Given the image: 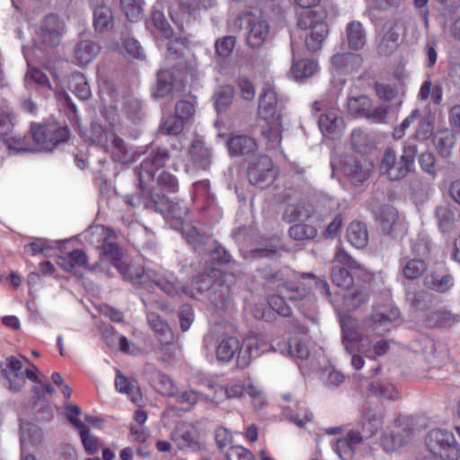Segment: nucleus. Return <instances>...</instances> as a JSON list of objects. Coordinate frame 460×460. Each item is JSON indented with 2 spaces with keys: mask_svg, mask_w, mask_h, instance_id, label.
<instances>
[{
  "mask_svg": "<svg viewBox=\"0 0 460 460\" xmlns=\"http://www.w3.org/2000/svg\"><path fill=\"white\" fill-rule=\"evenodd\" d=\"M100 46L91 40H82L75 48V58L78 65L84 66L92 62L100 53Z\"/></svg>",
  "mask_w": 460,
  "mask_h": 460,
  "instance_id": "32",
  "label": "nucleus"
},
{
  "mask_svg": "<svg viewBox=\"0 0 460 460\" xmlns=\"http://www.w3.org/2000/svg\"><path fill=\"white\" fill-rule=\"evenodd\" d=\"M172 440L179 449L196 447L197 432L195 427L190 423H179L172 434Z\"/></svg>",
  "mask_w": 460,
  "mask_h": 460,
  "instance_id": "20",
  "label": "nucleus"
},
{
  "mask_svg": "<svg viewBox=\"0 0 460 460\" xmlns=\"http://www.w3.org/2000/svg\"><path fill=\"white\" fill-rule=\"evenodd\" d=\"M100 99L105 107H112L115 102L116 93L111 88V84L107 81H102L99 84Z\"/></svg>",
  "mask_w": 460,
  "mask_h": 460,
  "instance_id": "63",
  "label": "nucleus"
},
{
  "mask_svg": "<svg viewBox=\"0 0 460 460\" xmlns=\"http://www.w3.org/2000/svg\"><path fill=\"white\" fill-rule=\"evenodd\" d=\"M371 101L365 95L351 97L348 100V110L353 115L368 116L371 108Z\"/></svg>",
  "mask_w": 460,
  "mask_h": 460,
  "instance_id": "42",
  "label": "nucleus"
},
{
  "mask_svg": "<svg viewBox=\"0 0 460 460\" xmlns=\"http://www.w3.org/2000/svg\"><path fill=\"white\" fill-rule=\"evenodd\" d=\"M32 426L31 424H22L21 426V460H36L35 456L27 452V447L31 443L29 433Z\"/></svg>",
  "mask_w": 460,
  "mask_h": 460,
  "instance_id": "60",
  "label": "nucleus"
},
{
  "mask_svg": "<svg viewBox=\"0 0 460 460\" xmlns=\"http://www.w3.org/2000/svg\"><path fill=\"white\" fill-rule=\"evenodd\" d=\"M205 385L211 391V394L206 395V398L215 403H220L225 399L240 398L244 394L243 387L240 386L239 382H229L223 387L208 380Z\"/></svg>",
  "mask_w": 460,
  "mask_h": 460,
  "instance_id": "18",
  "label": "nucleus"
},
{
  "mask_svg": "<svg viewBox=\"0 0 460 460\" xmlns=\"http://www.w3.org/2000/svg\"><path fill=\"white\" fill-rule=\"evenodd\" d=\"M326 13L319 10H305L299 17L298 26L307 31L305 34V47L310 51L319 50L329 34V28L325 22Z\"/></svg>",
  "mask_w": 460,
  "mask_h": 460,
  "instance_id": "5",
  "label": "nucleus"
},
{
  "mask_svg": "<svg viewBox=\"0 0 460 460\" xmlns=\"http://www.w3.org/2000/svg\"><path fill=\"white\" fill-rule=\"evenodd\" d=\"M174 397L176 402L181 404V410L187 411L196 404L202 398V395L193 390H190L181 394L177 393Z\"/></svg>",
  "mask_w": 460,
  "mask_h": 460,
  "instance_id": "59",
  "label": "nucleus"
},
{
  "mask_svg": "<svg viewBox=\"0 0 460 460\" xmlns=\"http://www.w3.org/2000/svg\"><path fill=\"white\" fill-rule=\"evenodd\" d=\"M426 449L439 460H459L460 446L450 430L434 429L425 438Z\"/></svg>",
  "mask_w": 460,
  "mask_h": 460,
  "instance_id": "7",
  "label": "nucleus"
},
{
  "mask_svg": "<svg viewBox=\"0 0 460 460\" xmlns=\"http://www.w3.org/2000/svg\"><path fill=\"white\" fill-rule=\"evenodd\" d=\"M313 208L311 205L306 203H299L296 205H288L284 212V218L288 222L305 221L307 220L312 214Z\"/></svg>",
  "mask_w": 460,
  "mask_h": 460,
  "instance_id": "35",
  "label": "nucleus"
},
{
  "mask_svg": "<svg viewBox=\"0 0 460 460\" xmlns=\"http://www.w3.org/2000/svg\"><path fill=\"white\" fill-rule=\"evenodd\" d=\"M172 74L169 70H160L157 74V82L153 88L155 98H164L174 89Z\"/></svg>",
  "mask_w": 460,
  "mask_h": 460,
  "instance_id": "33",
  "label": "nucleus"
},
{
  "mask_svg": "<svg viewBox=\"0 0 460 460\" xmlns=\"http://www.w3.org/2000/svg\"><path fill=\"white\" fill-rule=\"evenodd\" d=\"M26 252L35 256L43 253L45 256H50L51 250L60 249V241H51L47 239H36L24 247Z\"/></svg>",
  "mask_w": 460,
  "mask_h": 460,
  "instance_id": "38",
  "label": "nucleus"
},
{
  "mask_svg": "<svg viewBox=\"0 0 460 460\" xmlns=\"http://www.w3.org/2000/svg\"><path fill=\"white\" fill-rule=\"evenodd\" d=\"M345 43L352 50L361 49L367 41V33L361 22L353 21L345 28Z\"/></svg>",
  "mask_w": 460,
  "mask_h": 460,
  "instance_id": "24",
  "label": "nucleus"
},
{
  "mask_svg": "<svg viewBox=\"0 0 460 460\" xmlns=\"http://www.w3.org/2000/svg\"><path fill=\"white\" fill-rule=\"evenodd\" d=\"M226 456L228 460H253L252 453L242 446L231 447Z\"/></svg>",
  "mask_w": 460,
  "mask_h": 460,
  "instance_id": "64",
  "label": "nucleus"
},
{
  "mask_svg": "<svg viewBox=\"0 0 460 460\" xmlns=\"http://www.w3.org/2000/svg\"><path fill=\"white\" fill-rule=\"evenodd\" d=\"M66 32V22L57 13H49L40 21L31 49L57 45Z\"/></svg>",
  "mask_w": 460,
  "mask_h": 460,
  "instance_id": "9",
  "label": "nucleus"
},
{
  "mask_svg": "<svg viewBox=\"0 0 460 460\" xmlns=\"http://www.w3.org/2000/svg\"><path fill=\"white\" fill-rule=\"evenodd\" d=\"M235 45L233 36H226L216 41L215 48L218 56L227 58L231 55Z\"/></svg>",
  "mask_w": 460,
  "mask_h": 460,
  "instance_id": "61",
  "label": "nucleus"
},
{
  "mask_svg": "<svg viewBox=\"0 0 460 460\" xmlns=\"http://www.w3.org/2000/svg\"><path fill=\"white\" fill-rule=\"evenodd\" d=\"M147 320L150 327L157 335L163 338H167L170 336L171 331L168 324L164 322L159 315L155 314H149L147 315Z\"/></svg>",
  "mask_w": 460,
  "mask_h": 460,
  "instance_id": "58",
  "label": "nucleus"
},
{
  "mask_svg": "<svg viewBox=\"0 0 460 460\" xmlns=\"http://www.w3.org/2000/svg\"><path fill=\"white\" fill-rule=\"evenodd\" d=\"M69 89L80 99L86 100L91 96L90 86L83 74H75L69 79Z\"/></svg>",
  "mask_w": 460,
  "mask_h": 460,
  "instance_id": "40",
  "label": "nucleus"
},
{
  "mask_svg": "<svg viewBox=\"0 0 460 460\" xmlns=\"http://www.w3.org/2000/svg\"><path fill=\"white\" fill-rule=\"evenodd\" d=\"M234 96V88L230 85L219 87L214 94V104L217 112L224 111L231 103Z\"/></svg>",
  "mask_w": 460,
  "mask_h": 460,
  "instance_id": "41",
  "label": "nucleus"
},
{
  "mask_svg": "<svg viewBox=\"0 0 460 460\" xmlns=\"http://www.w3.org/2000/svg\"><path fill=\"white\" fill-rule=\"evenodd\" d=\"M412 438V430L406 421H394L383 433L380 445L386 452H394L408 443Z\"/></svg>",
  "mask_w": 460,
  "mask_h": 460,
  "instance_id": "13",
  "label": "nucleus"
},
{
  "mask_svg": "<svg viewBox=\"0 0 460 460\" xmlns=\"http://www.w3.org/2000/svg\"><path fill=\"white\" fill-rule=\"evenodd\" d=\"M387 347H346L353 368L361 369L366 360L374 359L386 352Z\"/></svg>",
  "mask_w": 460,
  "mask_h": 460,
  "instance_id": "19",
  "label": "nucleus"
},
{
  "mask_svg": "<svg viewBox=\"0 0 460 460\" xmlns=\"http://www.w3.org/2000/svg\"><path fill=\"white\" fill-rule=\"evenodd\" d=\"M319 379L324 388L329 391H335L345 384L346 376L334 365L327 363L321 367Z\"/></svg>",
  "mask_w": 460,
  "mask_h": 460,
  "instance_id": "22",
  "label": "nucleus"
},
{
  "mask_svg": "<svg viewBox=\"0 0 460 460\" xmlns=\"http://www.w3.org/2000/svg\"><path fill=\"white\" fill-rule=\"evenodd\" d=\"M417 152V146L411 141L405 143L399 160L394 149H385L380 164V172L391 181L404 178L414 164Z\"/></svg>",
  "mask_w": 460,
  "mask_h": 460,
  "instance_id": "4",
  "label": "nucleus"
},
{
  "mask_svg": "<svg viewBox=\"0 0 460 460\" xmlns=\"http://www.w3.org/2000/svg\"><path fill=\"white\" fill-rule=\"evenodd\" d=\"M376 219L385 232L392 233L398 223L399 216L394 208L386 207L377 214Z\"/></svg>",
  "mask_w": 460,
  "mask_h": 460,
  "instance_id": "43",
  "label": "nucleus"
},
{
  "mask_svg": "<svg viewBox=\"0 0 460 460\" xmlns=\"http://www.w3.org/2000/svg\"><path fill=\"white\" fill-rule=\"evenodd\" d=\"M277 174L278 171L272 161L266 155H260L255 158L248 168L250 183L261 189L270 186Z\"/></svg>",
  "mask_w": 460,
  "mask_h": 460,
  "instance_id": "12",
  "label": "nucleus"
},
{
  "mask_svg": "<svg viewBox=\"0 0 460 460\" xmlns=\"http://www.w3.org/2000/svg\"><path fill=\"white\" fill-rule=\"evenodd\" d=\"M167 159L168 154L166 150L160 148L156 151L153 150L146 155L141 163L137 172L141 196H128L127 202L132 207H137L143 203L145 208H155L167 218L172 217L181 220L187 214V208L178 202L169 200L165 197L159 198L157 200L152 190L155 182V174L162 171Z\"/></svg>",
  "mask_w": 460,
  "mask_h": 460,
  "instance_id": "2",
  "label": "nucleus"
},
{
  "mask_svg": "<svg viewBox=\"0 0 460 460\" xmlns=\"http://www.w3.org/2000/svg\"><path fill=\"white\" fill-rule=\"evenodd\" d=\"M269 34V25L261 18H253L249 22L247 43L252 48L261 47L266 40Z\"/></svg>",
  "mask_w": 460,
  "mask_h": 460,
  "instance_id": "25",
  "label": "nucleus"
},
{
  "mask_svg": "<svg viewBox=\"0 0 460 460\" xmlns=\"http://www.w3.org/2000/svg\"><path fill=\"white\" fill-rule=\"evenodd\" d=\"M349 268L334 265L332 270V280L341 288H349L353 284V278L349 272Z\"/></svg>",
  "mask_w": 460,
  "mask_h": 460,
  "instance_id": "51",
  "label": "nucleus"
},
{
  "mask_svg": "<svg viewBox=\"0 0 460 460\" xmlns=\"http://www.w3.org/2000/svg\"><path fill=\"white\" fill-rule=\"evenodd\" d=\"M358 59V57L350 53H337L331 58V70L332 75H338L343 69H348L349 65Z\"/></svg>",
  "mask_w": 460,
  "mask_h": 460,
  "instance_id": "45",
  "label": "nucleus"
},
{
  "mask_svg": "<svg viewBox=\"0 0 460 460\" xmlns=\"http://www.w3.org/2000/svg\"><path fill=\"white\" fill-rule=\"evenodd\" d=\"M113 22V14L111 9L101 4L93 11V25L96 31H103L109 29Z\"/></svg>",
  "mask_w": 460,
  "mask_h": 460,
  "instance_id": "37",
  "label": "nucleus"
},
{
  "mask_svg": "<svg viewBox=\"0 0 460 460\" xmlns=\"http://www.w3.org/2000/svg\"><path fill=\"white\" fill-rule=\"evenodd\" d=\"M115 387L119 393L128 395L131 402L135 404L138 405L143 402V395L137 383L130 381L119 371H117Z\"/></svg>",
  "mask_w": 460,
  "mask_h": 460,
  "instance_id": "27",
  "label": "nucleus"
},
{
  "mask_svg": "<svg viewBox=\"0 0 460 460\" xmlns=\"http://www.w3.org/2000/svg\"><path fill=\"white\" fill-rule=\"evenodd\" d=\"M233 328L227 324L215 325L206 336V341L209 343H217V345H233L239 343V341L233 337Z\"/></svg>",
  "mask_w": 460,
  "mask_h": 460,
  "instance_id": "30",
  "label": "nucleus"
},
{
  "mask_svg": "<svg viewBox=\"0 0 460 460\" xmlns=\"http://www.w3.org/2000/svg\"><path fill=\"white\" fill-rule=\"evenodd\" d=\"M348 241L356 248H363L368 241V234L364 224L352 222L347 229Z\"/></svg>",
  "mask_w": 460,
  "mask_h": 460,
  "instance_id": "34",
  "label": "nucleus"
},
{
  "mask_svg": "<svg viewBox=\"0 0 460 460\" xmlns=\"http://www.w3.org/2000/svg\"><path fill=\"white\" fill-rule=\"evenodd\" d=\"M60 254L56 258L58 266L65 271L72 272L77 268L86 265L87 258L84 251L75 250L73 252H66L62 249V243L60 242Z\"/></svg>",
  "mask_w": 460,
  "mask_h": 460,
  "instance_id": "21",
  "label": "nucleus"
},
{
  "mask_svg": "<svg viewBox=\"0 0 460 460\" xmlns=\"http://www.w3.org/2000/svg\"><path fill=\"white\" fill-rule=\"evenodd\" d=\"M285 399L289 401V404L283 407L282 415L284 418L300 429H306L313 422V414L304 403L290 401L289 395H286Z\"/></svg>",
  "mask_w": 460,
  "mask_h": 460,
  "instance_id": "15",
  "label": "nucleus"
},
{
  "mask_svg": "<svg viewBox=\"0 0 460 460\" xmlns=\"http://www.w3.org/2000/svg\"><path fill=\"white\" fill-rule=\"evenodd\" d=\"M351 144L357 152L367 153L372 146V140L363 130L355 129L351 134Z\"/></svg>",
  "mask_w": 460,
  "mask_h": 460,
  "instance_id": "48",
  "label": "nucleus"
},
{
  "mask_svg": "<svg viewBox=\"0 0 460 460\" xmlns=\"http://www.w3.org/2000/svg\"><path fill=\"white\" fill-rule=\"evenodd\" d=\"M288 233L295 240H304L313 238L315 235L316 231L310 226L296 224L289 228Z\"/></svg>",
  "mask_w": 460,
  "mask_h": 460,
  "instance_id": "56",
  "label": "nucleus"
},
{
  "mask_svg": "<svg viewBox=\"0 0 460 460\" xmlns=\"http://www.w3.org/2000/svg\"><path fill=\"white\" fill-rule=\"evenodd\" d=\"M38 368L22 357H9L2 368L7 388L13 392H19L25 385L26 379L36 382L38 380Z\"/></svg>",
  "mask_w": 460,
  "mask_h": 460,
  "instance_id": "6",
  "label": "nucleus"
},
{
  "mask_svg": "<svg viewBox=\"0 0 460 460\" xmlns=\"http://www.w3.org/2000/svg\"><path fill=\"white\" fill-rule=\"evenodd\" d=\"M152 23L160 33L161 37L169 39L172 35V31L164 14L160 11H155L152 14Z\"/></svg>",
  "mask_w": 460,
  "mask_h": 460,
  "instance_id": "52",
  "label": "nucleus"
},
{
  "mask_svg": "<svg viewBox=\"0 0 460 460\" xmlns=\"http://www.w3.org/2000/svg\"><path fill=\"white\" fill-rule=\"evenodd\" d=\"M32 138L36 146L32 151H51L58 143L66 141L69 137L66 127L34 125L31 127Z\"/></svg>",
  "mask_w": 460,
  "mask_h": 460,
  "instance_id": "11",
  "label": "nucleus"
},
{
  "mask_svg": "<svg viewBox=\"0 0 460 460\" xmlns=\"http://www.w3.org/2000/svg\"><path fill=\"white\" fill-rule=\"evenodd\" d=\"M155 385L157 391L165 396L174 397L177 394L172 381L165 375H158Z\"/></svg>",
  "mask_w": 460,
  "mask_h": 460,
  "instance_id": "62",
  "label": "nucleus"
},
{
  "mask_svg": "<svg viewBox=\"0 0 460 460\" xmlns=\"http://www.w3.org/2000/svg\"><path fill=\"white\" fill-rule=\"evenodd\" d=\"M369 392L385 400H394L398 397V391L394 385L385 381H374L367 385Z\"/></svg>",
  "mask_w": 460,
  "mask_h": 460,
  "instance_id": "36",
  "label": "nucleus"
},
{
  "mask_svg": "<svg viewBox=\"0 0 460 460\" xmlns=\"http://www.w3.org/2000/svg\"><path fill=\"white\" fill-rule=\"evenodd\" d=\"M190 153L194 161L199 163L201 167H206L208 158L210 157V151L204 146L203 141L195 140L190 149Z\"/></svg>",
  "mask_w": 460,
  "mask_h": 460,
  "instance_id": "49",
  "label": "nucleus"
},
{
  "mask_svg": "<svg viewBox=\"0 0 460 460\" xmlns=\"http://www.w3.org/2000/svg\"><path fill=\"white\" fill-rule=\"evenodd\" d=\"M120 8L128 21L137 22L142 15V0H120Z\"/></svg>",
  "mask_w": 460,
  "mask_h": 460,
  "instance_id": "46",
  "label": "nucleus"
},
{
  "mask_svg": "<svg viewBox=\"0 0 460 460\" xmlns=\"http://www.w3.org/2000/svg\"><path fill=\"white\" fill-rule=\"evenodd\" d=\"M112 233L103 226H94L84 232V238L95 246H103V259L111 263L122 277L134 286H141L149 292L159 288L164 293L175 296L184 294L187 296L197 297L208 290L216 279L218 285H232L234 276L231 273H220L213 270L211 274H203L192 281L193 288L182 286L176 278L164 270H141L139 267L128 263L122 259L119 247L111 242Z\"/></svg>",
  "mask_w": 460,
  "mask_h": 460,
  "instance_id": "1",
  "label": "nucleus"
},
{
  "mask_svg": "<svg viewBox=\"0 0 460 460\" xmlns=\"http://www.w3.org/2000/svg\"><path fill=\"white\" fill-rule=\"evenodd\" d=\"M116 49L122 55L131 58H143L145 57L144 50L137 40L128 38L124 40L121 47H116Z\"/></svg>",
  "mask_w": 460,
  "mask_h": 460,
  "instance_id": "47",
  "label": "nucleus"
},
{
  "mask_svg": "<svg viewBox=\"0 0 460 460\" xmlns=\"http://www.w3.org/2000/svg\"><path fill=\"white\" fill-rule=\"evenodd\" d=\"M39 50L31 49L30 47L23 48V54L27 60L29 70L26 75V81H33L40 86L50 88L48 77L40 70L31 67V61L33 58H40Z\"/></svg>",
  "mask_w": 460,
  "mask_h": 460,
  "instance_id": "31",
  "label": "nucleus"
},
{
  "mask_svg": "<svg viewBox=\"0 0 460 460\" xmlns=\"http://www.w3.org/2000/svg\"><path fill=\"white\" fill-rule=\"evenodd\" d=\"M436 217L441 231H448L454 223V213L447 207H438L436 209Z\"/></svg>",
  "mask_w": 460,
  "mask_h": 460,
  "instance_id": "53",
  "label": "nucleus"
},
{
  "mask_svg": "<svg viewBox=\"0 0 460 460\" xmlns=\"http://www.w3.org/2000/svg\"><path fill=\"white\" fill-rule=\"evenodd\" d=\"M318 124L323 134L326 136L339 134L343 129V121L335 107L329 108L321 114Z\"/></svg>",
  "mask_w": 460,
  "mask_h": 460,
  "instance_id": "23",
  "label": "nucleus"
},
{
  "mask_svg": "<svg viewBox=\"0 0 460 460\" xmlns=\"http://www.w3.org/2000/svg\"><path fill=\"white\" fill-rule=\"evenodd\" d=\"M88 137L93 144L110 152L115 161L124 164L129 162L127 147L113 129H104L102 126L94 124Z\"/></svg>",
  "mask_w": 460,
  "mask_h": 460,
  "instance_id": "10",
  "label": "nucleus"
},
{
  "mask_svg": "<svg viewBox=\"0 0 460 460\" xmlns=\"http://www.w3.org/2000/svg\"><path fill=\"white\" fill-rule=\"evenodd\" d=\"M258 118L261 120L262 136L277 147L281 142L283 132V116L278 96L272 86H266L259 98Z\"/></svg>",
  "mask_w": 460,
  "mask_h": 460,
  "instance_id": "3",
  "label": "nucleus"
},
{
  "mask_svg": "<svg viewBox=\"0 0 460 460\" xmlns=\"http://www.w3.org/2000/svg\"><path fill=\"white\" fill-rule=\"evenodd\" d=\"M317 71L318 64L313 59H293L289 75L295 81L298 82L313 76Z\"/></svg>",
  "mask_w": 460,
  "mask_h": 460,
  "instance_id": "29",
  "label": "nucleus"
},
{
  "mask_svg": "<svg viewBox=\"0 0 460 460\" xmlns=\"http://www.w3.org/2000/svg\"><path fill=\"white\" fill-rule=\"evenodd\" d=\"M280 354L290 358L298 364V361L306 359L309 355L308 347H279Z\"/></svg>",
  "mask_w": 460,
  "mask_h": 460,
  "instance_id": "57",
  "label": "nucleus"
},
{
  "mask_svg": "<svg viewBox=\"0 0 460 460\" xmlns=\"http://www.w3.org/2000/svg\"><path fill=\"white\" fill-rule=\"evenodd\" d=\"M427 266L423 260H410L402 268V273L409 279H415L420 277L426 270Z\"/></svg>",
  "mask_w": 460,
  "mask_h": 460,
  "instance_id": "50",
  "label": "nucleus"
},
{
  "mask_svg": "<svg viewBox=\"0 0 460 460\" xmlns=\"http://www.w3.org/2000/svg\"><path fill=\"white\" fill-rule=\"evenodd\" d=\"M239 385L243 387L244 394L246 393L250 396L254 408L261 409L267 403V397L264 391L254 385L251 380L244 383L239 382Z\"/></svg>",
  "mask_w": 460,
  "mask_h": 460,
  "instance_id": "39",
  "label": "nucleus"
},
{
  "mask_svg": "<svg viewBox=\"0 0 460 460\" xmlns=\"http://www.w3.org/2000/svg\"><path fill=\"white\" fill-rule=\"evenodd\" d=\"M296 296H279L272 297L270 300L271 308L277 312L279 315L288 316L291 314V307L287 303V299L293 301L296 299Z\"/></svg>",
  "mask_w": 460,
  "mask_h": 460,
  "instance_id": "54",
  "label": "nucleus"
},
{
  "mask_svg": "<svg viewBox=\"0 0 460 460\" xmlns=\"http://www.w3.org/2000/svg\"><path fill=\"white\" fill-rule=\"evenodd\" d=\"M364 447L362 436L358 432H349L332 445V448L341 460H352L358 451Z\"/></svg>",
  "mask_w": 460,
  "mask_h": 460,
  "instance_id": "16",
  "label": "nucleus"
},
{
  "mask_svg": "<svg viewBox=\"0 0 460 460\" xmlns=\"http://www.w3.org/2000/svg\"><path fill=\"white\" fill-rule=\"evenodd\" d=\"M404 33L405 26L402 22H396L391 25L379 41V54L388 56L394 53L401 44Z\"/></svg>",
  "mask_w": 460,
  "mask_h": 460,
  "instance_id": "17",
  "label": "nucleus"
},
{
  "mask_svg": "<svg viewBox=\"0 0 460 460\" xmlns=\"http://www.w3.org/2000/svg\"><path fill=\"white\" fill-rule=\"evenodd\" d=\"M399 316L398 308L389 297H385L384 302L376 303L374 305L372 315L373 326L371 329L374 335V345H388L387 341L383 339V336L390 331L393 323Z\"/></svg>",
  "mask_w": 460,
  "mask_h": 460,
  "instance_id": "8",
  "label": "nucleus"
},
{
  "mask_svg": "<svg viewBox=\"0 0 460 460\" xmlns=\"http://www.w3.org/2000/svg\"><path fill=\"white\" fill-rule=\"evenodd\" d=\"M363 419V431L366 436L375 435L383 425V415L377 411H368Z\"/></svg>",
  "mask_w": 460,
  "mask_h": 460,
  "instance_id": "44",
  "label": "nucleus"
},
{
  "mask_svg": "<svg viewBox=\"0 0 460 460\" xmlns=\"http://www.w3.org/2000/svg\"><path fill=\"white\" fill-rule=\"evenodd\" d=\"M333 173L341 172L356 182H362L368 176V170L363 168L359 161L351 156H335L332 159Z\"/></svg>",
  "mask_w": 460,
  "mask_h": 460,
  "instance_id": "14",
  "label": "nucleus"
},
{
  "mask_svg": "<svg viewBox=\"0 0 460 460\" xmlns=\"http://www.w3.org/2000/svg\"><path fill=\"white\" fill-rule=\"evenodd\" d=\"M341 329L343 333V340L347 342H364L363 333L355 328L353 324L345 320L341 321Z\"/></svg>",
  "mask_w": 460,
  "mask_h": 460,
  "instance_id": "55",
  "label": "nucleus"
},
{
  "mask_svg": "<svg viewBox=\"0 0 460 460\" xmlns=\"http://www.w3.org/2000/svg\"><path fill=\"white\" fill-rule=\"evenodd\" d=\"M433 144L442 157H449L456 144V134L448 128L437 131L433 137Z\"/></svg>",
  "mask_w": 460,
  "mask_h": 460,
  "instance_id": "28",
  "label": "nucleus"
},
{
  "mask_svg": "<svg viewBox=\"0 0 460 460\" xmlns=\"http://www.w3.org/2000/svg\"><path fill=\"white\" fill-rule=\"evenodd\" d=\"M226 147L231 155H242L249 157L257 149V144L252 137L236 136L226 142Z\"/></svg>",
  "mask_w": 460,
  "mask_h": 460,
  "instance_id": "26",
  "label": "nucleus"
}]
</instances>
